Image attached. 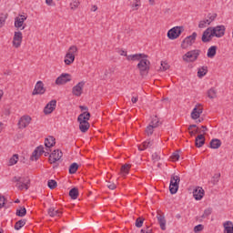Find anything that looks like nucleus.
Masks as SVG:
<instances>
[{"label": "nucleus", "instance_id": "15", "mask_svg": "<svg viewBox=\"0 0 233 233\" xmlns=\"http://www.w3.org/2000/svg\"><path fill=\"white\" fill-rule=\"evenodd\" d=\"M21 43H23V33H21V31L15 32V35L13 38L14 47L19 48V46H21Z\"/></svg>", "mask_w": 233, "mask_h": 233}, {"label": "nucleus", "instance_id": "56", "mask_svg": "<svg viewBox=\"0 0 233 233\" xmlns=\"http://www.w3.org/2000/svg\"><path fill=\"white\" fill-rule=\"evenodd\" d=\"M5 207V197L0 196V208Z\"/></svg>", "mask_w": 233, "mask_h": 233}, {"label": "nucleus", "instance_id": "30", "mask_svg": "<svg viewBox=\"0 0 233 233\" xmlns=\"http://www.w3.org/2000/svg\"><path fill=\"white\" fill-rule=\"evenodd\" d=\"M209 145H210V148L218 149V148H219V147H221V140H219L218 138H213L210 141Z\"/></svg>", "mask_w": 233, "mask_h": 233}, {"label": "nucleus", "instance_id": "5", "mask_svg": "<svg viewBox=\"0 0 233 233\" xmlns=\"http://www.w3.org/2000/svg\"><path fill=\"white\" fill-rule=\"evenodd\" d=\"M181 178L177 175H172L170 178L169 184V192L170 194H177V190H179V183Z\"/></svg>", "mask_w": 233, "mask_h": 233}, {"label": "nucleus", "instance_id": "11", "mask_svg": "<svg viewBox=\"0 0 233 233\" xmlns=\"http://www.w3.org/2000/svg\"><path fill=\"white\" fill-rule=\"evenodd\" d=\"M83 88H85V81H81L78 84H76L72 88V94L73 96H76V97H80V96L83 94Z\"/></svg>", "mask_w": 233, "mask_h": 233}, {"label": "nucleus", "instance_id": "43", "mask_svg": "<svg viewBox=\"0 0 233 233\" xmlns=\"http://www.w3.org/2000/svg\"><path fill=\"white\" fill-rule=\"evenodd\" d=\"M47 186L51 190H54V188H56V187H57V181H56L54 179L48 180Z\"/></svg>", "mask_w": 233, "mask_h": 233}, {"label": "nucleus", "instance_id": "3", "mask_svg": "<svg viewBox=\"0 0 233 233\" xmlns=\"http://www.w3.org/2000/svg\"><path fill=\"white\" fill-rule=\"evenodd\" d=\"M199 54H201V50L199 49H194L191 51L187 52L183 56V61H186V63H194V61H197L199 57Z\"/></svg>", "mask_w": 233, "mask_h": 233}, {"label": "nucleus", "instance_id": "45", "mask_svg": "<svg viewBox=\"0 0 233 233\" xmlns=\"http://www.w3.org/2000/svg\"><path fill=\"white\" fill-rule=\"evenodd\" d=\"M79 0H73L72 3L70 4V8L71 10H76V8L79 7Z\"/></svg>", "mask_w": 233, "mask_h": 233}, {"label": "nucleus", "instance_id": "6", "mask_svg": "<svg viewBox=\"0 0 233 233\" xmlns=\"http://www.w3.org/2000/svg\"><path fill=\"white\" fill-rule=\"evenodd\" d=\"M137 66L140 72V76H145L150 70V61L147 58H141Z\"/></svg>", "mask_w": 233, "mask_h": 233}, {"label": "nucleus", "instance_id": "51", "mask_svg": "<svg viewBox=\"0 0 233 233\" xmlns=\"http://www.w3.org/2000/svg\"><path fill=\"white\" fill-rule=\"evenodd\" d=\"M168 68H170V66L168 65V63H167V62H161L160 69H162L163 72L168 70Z\"/></svg>", "mask_w": 233, "mask_h": 233}, {"label": "nucleus", "instance_id": "64", "mask_svg": "<svg viewBox=\"0 0 233 233\" xmlns=\"http://www.w3.org/2000/svg\"><path fill=\"white\" fill-rule=\"evenodd\" d=\"M190 136H196L198 134V129L196 131H189Z\"/></svg>", "mask_w": 233, "mask_h": 233}, {"label": "nucleus", "instance_id": "39", "mask_svg": "<svg viewBox=\"0 0 233 233\" xmlns=\"http://www.w3.org/2000/svg\"><path fill=\"white\" fill-rule=\"evenodd\" d=\"M7 18L8 16L5 14L0 15V28H3V26H5Z\"/></svg>", "mask_w": 233, "mask_h": 233}, {"label": "nucleus", "instance_id": "37", "mask_svg": "<svg viewBox=\"0 0 233 233\" xmlns=\"http://www.w3.org/2000/svg\"><path fill=\"white\" fill-rule=\"evenodd\" d=\"M77 168H79V165L77 163H73L70 167H69V174H76V172H77Z\"/></svg>", "mask_w": 233, "mask_h": 233}, {"label": "nucleus", "instance_id": "57", "mask_svg": "<svg viewBox=\"0 0 233 233\" xmlns=\"http://www.w3.org/2000/svg\"><path fill=\"white\" fill-rule=\"evenodd\" d=\"M119 56H124V57H128V55H127V51L121 49L118 51Z\"/></svg>", "mask_w": 233, "mask_h": 233}, {"label": "nucleus", "instance_id": "1", "mask_svg": "<svg viewBox=\"0 0 233 233\" xmlns=\"http://www.w3.org/2000/svg\"><path fill=\"white\" fill-rule=\"evenodd\" d=\"M89 119L90 112H84L78 116L77 121L79 123L80 132H86L88 128H90V123H88Z\"/></svg>", "mask_w": 233, "mask_h": 233}, {"label": "nucleus", "instance_id": "61", "mask_svg": "<svg viewBox=\"0 0 233 233\" xmlns=\"http://www.w3.org/2000/svg\"><path fill=\"white\" fill-rule=\"evenodd\" d=\"M54 3V0H46V5H47L48 6H52Z\"/></svg>", "mask_w": 233, "mask_h": 233}, {"label": "nucleus", "instance_id": "13", "mask_svg": "<svg viewBox=\"0 0 233 233\" xmlns=\"http://www.w3.org/2000/svg\"><path fill=\"white\" fill-rule=\"evenodd\" d=\"M212 37H215L214 32L212 31V27H208L203 32L202 42L210 43V41H212Z\"/></svg>", "mask_w": 233, "mask_h": 233}, {"label": "nucleus", "instance_id": "62", "mask_svg": "<svg viewBox=\"0 0 233 233\" xmlns=\"http://www.w3.org/2000/svg\"><path fill=\"white\" fill-rule=\"evenodd\" d=\"M4 128H5V124H3V122H0V134L1 132H3Z\"/></svg>", "mask_w": 233, "mask_h": 233}, {"label": "nucleus", "instance_id": "7", "mask_svg": "<svg viewBox=\"0 0 233 233\" xmlns=\"http://www.w3.org/2000/svg\"><path fill=\"white\" fill-rule=\"evenodd\" d=\"M198 37V33L193 32L192 35L187 36L181 43V48L187 50L188 46H192L196 43V38Z\"/></svg>", "mask_w": 233, "mask_h": 233}, {"label": "nucleus", "instance_id": "4", "mask_svg": "<svg viewBox=\"0 0 233 233\" xmlns=\"http://www.w3.org/2000/svg\"><path fill=\"white\" fill-rule=\"evenodd\" d=\"M77 54V46H71L65 56L64 63L66 65H72L76 61V55Z\"/></svg>", "mask_w": 233, "mask_h": 233}, {"label": "nucleus", "instance_id": "27", "mask_svg": "<svg viewBox=\"0 0 233 233\" xmlns=\"http://www.w3.org/2000/svg\"><path fill=\"white\" fill-rule=\"evenodd\" d=\"M54 145H56V138H54V137H49L47 138H46L45 140V147L46 148H52V147H54Z\"/></svg>", "mask_w": 233, "mask_h": 233}, {"label": "nucleus", "instance_id": "33", "mask_svg": "<svg viewBox=\"0 0 233 233\" xmlns=\"http://www.w3.org/2000/svg\"><path fill=\"white\" fill-rule=\"evenodd\" d=\"M69 196L71 199H76L79 197V189H77V187H73L69 191Z\"/></svg>", "mask_w": 233, "mask_h": 233}, {"label": "nucleus", "instance_id": "17", "mask_svg": "<svg viewBox=\"0 0 233 233\" xmlns=\"http://www.w3.org/2000/svg\"><path fill=\"white\" fill-rule=\"evenodd\" d=\"M26 16L21 15L20 16H16L15 18V28H21V30H25V26L23 25H25V21H26Z\"/></svg>", "mask_w": 233, "mask_h": 233}, {"label": "nucleus", "instance_id": "26", "mask_svg": "<svg viewBox=\"0 0 233 233\" xmlns=\"http://www.w3.org/2000/svg\"><path fill=\"white\" fill-rule=\"evenodd\" d=\"M157 218L160 225L161 230H167V220L165 219V217L162 215H157Z\"/></svg>", "mask_w": 233, "mask_h": 233}, {"label": "nucleus", "instance_id": "58", "mask_svg": "<svg viewBox=\"0 0 233 233\" xmlns=\"http://www.w3.org/2000/svg\"><path fill=\"white\" fill-rule=\"evenodd\" d=\"M137 101H139V97H138V96H132L131 102H132L133 104L137 103Z\"/></svg>", "mask_w": 233, "mask_h": 233}, {"label": "nucleus", "instance_id": "36", "mask_svg": "<svg viewBox=\"0 0 233 233\" xmlns=\"http://www.w3.org/2000/svg\"><path fill=\"white\" fill-rule=\"evenodd\" d=\"M217 96H218V93L216 92V89L210 88L208 91V97H209V99H216Z\"/></svg>", "mask_w": 233, "mask_h": 233}, {"label": "nucleus", "instance_id": "20", "mask_svg": "<svg viewBox=\"0 0 233 233\" xmlns=\"http://www.w3.org/2000/svg\"><path fill=\"white\" fill-rule=\"evenodd\" d=\"M225 25H217L212 27V32H214L213 35L215 37H223L225 35Z\"/></svg>", "mask_w": 233, "mask_h": 233}, {"label": "nucleus", "instance_id": "50", "mask_svg": "<svg viewBox=\"0 0 233 233\" xmlns=\"http://www.w3.org/2000/svg\"><path fill=\"white\" fill-rule=\"evenodd\" d=\"M204 228H205V226H203L202 224H198V225L195 226L194 232L195 233L202 232V230H204Z\"/></svg>", "mask_w": 233, "mask_h": 233}, {"label": "nucleus", "instance_id": "31", "mask_svg": "<svg viewBox=\"0 0 233 233\" xmlns=\"http://www.w3.org/2000/svg\"><path fill=\"white\" fill-rule=\"evenodd\" d=\"M129 172H130V165L129 164H125L121 167V168H120L121 176H128Z\"/></svg>", "mask_w": 233, "mask_h": 233}, {"label": "nucleus", "instance_id": "59", "mask_svg": "<svg viewBox=\"0 0 233 233\" xmlns=\"http://www.w3.org/2000/svg\"><path fill=\"white\" fill-rule=\"evenodd\" d=\"M80 110L88 112V107L86 106H79Z\"/></svg>", "mask_w": 233, "mask_h": 233}, {"label": "nucleus", "instance_id": "54", "mask_svg": "<svg viewBox=\"0 0 233 233\" xmlns=\"http://www.w3.org/2000/svg\"><path fill=\"white\" fill-rule=\"evenodd\" d=\"M140 233H152V228H151L150 227L143 228L140 230Z\"/></svg>", "mask_w": 233, "mask_h": 233}, {"label": "nucleus", "instance_id": "24", "mask_svg": "<svg viewBox=\"0 0 233 233\" xmlns=\"http://www.w3.org/2000/svg\"><path fill=\"white\" fill-rule=\"evenodd\" d=\"M47 214L50 216V218H59V216H61V211H59V209H56L54 207H51L48 208Z\"/></svg>", "mask_w": 233, "mask_h": 233}, {"label": "nucleus", "instance_id": "2", "mask_svg": "<svg viewBox=\"0 0 233 233\" xmlns=\"http://www.w3.org/2000/svg\"><path fill=\"white\" fill-rule=\"evenodd\" d=\"M14 183L18 190H28L30 188V178L25 177H14Z\"/></svg>", "mask_w": 233, "mask_h": 233}, {"label": "nucleus", "instance_id": "28", "mask_svg": "<svg viewBox=\"0 0 233 233\" xmlns=\"http://www.w3.org/2000/svg\"><path fill=\"white\" fill-rule=\"evenodd\" d=\"M218 52V46H212L208 49V53L207 56L208 57H209L210 59H212L213 57L216 56V53Z\"/></svg>", "mask_w": 233, "mask_h": 233}, {"label": "nucleus", "instance_id": "35", "mask_svg": "<svg viewBox=\"0 0 233 233\" xmlns=\"http://www.w3.org/2000/svg\"><path fill=\"white\" fill-rule=\"evenodd\" d=\"M16 216H18V218H25V216H26V208L16 209Z\"/></svg>", "mask_w": 233, "mask_h": 233}, {"label": "nucleus", "instance_id": "8", "mask_svg": "<svg viewBox=\"0 0 233 233\" xmlns=\"http://www.w3.org/2000/svg\"><path fill=\"white\" fill-rule=\"evenodd\" d=\"M182 32H183V27L181 26L173 27L167 32V37L168 39H172V40L177 39V37L181 35Z\"/></svg>", "mask_w": 233, "mask_h": 233}, {"label": "nucleus", "instance_id": "14", "mask_svg": "<svg viewBox=\"0 0 233 233\" xmlns=\"http://www.w3.org/2000/svg\"><path fill=\"white\" fill-rule=\"evenodd\" d=\"M69 81H72V76L70 74H62L56 79V85H66Z\"/></svg>", "mask_w": 233, "mask_h": 233}, {"label": "nucleus", "instance_id": "49", "mask_svg": "<svg viewBox=\"0 0 233 233\" xmlns=\"http://www.w3.org/2000/svg\"><path fill=\"white\" fill-rule=\"evenodd\" d=\"M219 177H221V174L219 173H217L213 176V178H212L213 185H218V183H219Z\"/></svg>", "mask_w": 233, "mask_h": 233}, {"label": "nucleus", "instance_id": "21", "mask_svg": "<svg viewBox=\"0 0 233 233\" xmlns=\"http://www.w3.org/2000/svg\"><path fill=\"white\" fill-rule=\"evenodd\" d=\"M203 196H205V190L201 187H197L193 190V197L197 201H201L203 199Z\"/></svg>", "mask_w": 233, "mask_h": 233}, {"label": "nucleus", "instance_id": "18", "mask_svg": "<svg viewBox=\"0 0 233 233\" xmlns=\"http://www.w3.org/2000/svg\"><path fill=\"white\" fill-rule=\"evenodd\" d=\"M45 152V147L43 146H38L32 153L31 161H37L41 155Z\"/></svg>", "mask_w": 233, "mask_h": 233}, {"label": "nucleus", "instance_id": "63", "mask_svg": "<svg viewBox=\"0 0 233 233\" xmlns=\"http://www.w3.org/2000/svg\"><path fill=\"white\" fill-rule=\"evenodd\" d=\"M202 133L205 134V132L208 130L207 126H202Z\"/></svg>", "mask_w": 233, "mask_h": 233}, {"label": "nucleus", "instance_id": "47", "mask_svg": "<svg viewBox=\"0 0 233 233\" xmlns=\"http://www.w3.org/2000/svg\"><path fill=\"white\" fill-rule=\"evenodd\" d=\"M152 159L155 162H157L161 159V152H155L152 154Z\"/></svg>", "mask_w": 233, "mask_h": 233}, {"label": "nucleus", "instance_id": "38", "mask_svg": "<svg viewBox=\"0 0 233 233\" xmlns=\"http://www.w3.org/2000/svg\"><path fill=\"white\" fill-rule=\"evenodd\" d=\"M217 17H218L217 14H208V18L205 21L208 23V25H210V23L215 21Z\"/></svg>", "mask_w": 233, "mask_h": 233}, {"label": "nucleus", "instance_id": "22", "mask_svg": "<svg viewBox=\"0 0 233 233\" xmlns=\"http://www.w3.org/2000/svg\"><path fill=\"white\" fill-rule=\"evenodd\" d=\"M154 145V140L151 139H147L146 141H144L142 143V145H140L138 147V150H140L141 152H143V150H147V148H152V146Z\"/></svg>", "mask_w": 233, "mask_h": 233}, {"label": "nucleus", "instance_id": "12", "mask_svg": "<svg viewBox=\"0 0 233 233\" xmlns=\"http://www.w3.org/2000/svg\"><path fill=\"white\" fill-rule=\"evenodd\" d=\"M61 157H63V152H61L59 149H56L49 155V163H51V165L57 163Z\"/></svg>", "mask_w": 233, "mask_h": 233}, {"label": "nucleus", "instance_id": "46", "mask_svg": "<svg viewBox=\"0 0 233 233\" xmlns=\"http://www.w3.org/2000/svg\"><path fill=\"white\" fill-rule=\"evenodd\" d=\"M149 125H151V127H154L155 128H157V127H159V118H157V116H155L154 118H152V121Z\"/></svg>", "mask_w": 233, "mask_h": 233}, {"label": "nucleus", "instance_id": "44", "mask_svg": "<svg viewBox=\"0 0 233 233\" xmlns=\"http://www.w3.org/2000/svg\"><path fill=\"white\" fill-rule=\"evenodd\" d=\"M132 10H139L141 7V0H135V4L131 5Z\"/></svg>", "mask_w": 233, "mask_h": 233}, {"label": "nucleus", "instance_id": "48", "mask_svg": "<svg viewBox=\"0 0 233 233\" xmlns=\"http://www.w3.org/2000/svg\"><path fill=\"white\" fill-rule=\"evenodd\" d=\"M210 214H212V208H208L205 209L204 213L201 216L202 219H205V218H208V216H210Z\"/></svg>", "mask_w": 233, "mask_h": 233}, {"label": "nucleus", "instance_id": "41", "mask_svg": "<svg viewBox=\"0 0 233 233\" xmlns=\"http://www.w3.org/2000/svg\"><path fill=\"white\" fill-rule=\"evenodd\" d=\"M19 159V155H14L10 159H9V165L10 167L15 165Z\"/></svg>", "mask_w": 233, "mask_h": 233}, {"label": "nucleus", "instance_id": "29", "mask_svg": "<svg viewBox=\"0 0 233 233\" xmlns=\"http://www.w3.org/2000/svg\"><path fill=\"white\" fill-rule=\"evenodd\" d=\"M208 73V67L203 66L198 70V77H205L207 74Z\"/></svg>", "mask_w": 233, "mask_h": 233}, {"label": "nucleus", "instance_id": "10", "mask_svg": "<svg viewBox=\"0 0 233 233\" xmlns=\"http://www.w3.org/2000/svg\"><path fill=\"white\" fill-rule=\"evenodd\" d=\"M45 92H46V89H45V84H43V81H38L33 90V96H43Z\"/></svg>", "mask_w": 233, "mask_h": 233}, {"label": "nucleus", "instance_id": "23", "mask_svg": "<svg viewBox=\"0 0 233 233\" xmlns=\"http://www.w3.org/2000/svg\"><path fill=\"white\" fill-rule=\"evenodd\" d=\"M195 145L198 148H201L205 145V136L198 135L195 139Z\"/></svg>", "mask_w": 233, "mask_h": 233}, {"label": "nucleus", "instance_id": "16", "mask_svg": "<svg viewBox=\"0 0 233 233\" xmlns=\"http://www.w3.org/2000/svg\"><path fill=\"white\" fill-rule=\"evenodd\" d=\"M201 114H203V107H201V104H198L195 106L191 112V118H193L194 120L199 119Z\"/></svg>", "mask_w": 233, "mask_h": 233}, {"label": "nucleus", "instance_id": "9", "mask_svg": "<svg viewBox=\"0 0 233 233\" xmlns=\"http://www.w3.org/2000/svg\"><path fill=\"white\" fill-rule=\"evenodd\" d=\"M31 122H32V116L28 115H24L23 116L20 117L17 123V127L18 128L23 130V128H26V127H28V125H30Z\"/></svg>", "mask_w": 233, "mask_h": 233}, {"label": "nucleus", "instance_id": "19", "mask_svg": "<svg viewBox=\"0 0 233 233\" xmlns=\"http://www.w3.org/2000/svg\"><path fill=\"white\" fill-rule=\"evenodd\" d=\"M57 106V101L56 100H51L49 103L46 104V106L44 108V114L46 116H48V114H52L54 112V109Z\"/></svg>", "mask_w": 233, "mask_h": 233}, {"label": "nucleus", "instance_id": "55", "mask_svg": "<svg viewBox=\"0 0 233 233\" xmlns=\"http://www.w3.org/2000/svg\"><path fill=\"white\" fill-rule=\"evenodd\" d=\"M107 187L109 188V190H116V186L114 183H109L107 184Z\"/></svg>", "mask_w": 233, "mask_h": 233}, {"label": "nucleus", "instance_id": "53", "mask_svg": "<svg viewBox=\"0 0 233 233\" xmlns=\"http://www.w3.org/2000/svg\"><path fill=\"white\" fill-rule=\"evenodd\" d=\"M171 158L173 161H178L179 160V152L176 151L172 154Z\"/></svg>", "mask_w": 233, "mask_h": 233}, {"label": "nucleus", "instance_id": "52", "mask_svg": "<svg viewBox=\"0 0 233 233\" xmlns=\"http://www.w3.org/2000/svg\"><path fill=\"white\" fill-rule=\"evenodd\" d=\"M207 26H208L207 20H201L198 24V28H207Z\"/></svg>", "mask_w": 233, "mask_h": 233}, {"label": "nucleus", "instance_id": "25", "mask_svg": "<svg viewBox=\"0 0 233 233\" xmlns=\"http://www.w3.org/2000/svg\"><path fill=\"white\" fill-rule=\"evenodd\" d=\"M224 227V233H233V222L230 220H228L223 223Z\"/></svg>", "mask_w": 233, "mask_h": 233}, {"label": "nucleus", "instance_id": "32", "mask_svg": "<svg viewBox=\"0 0 233 233\" xmlns=\"http://www.w3.org/2000/svg\"><path fill=\"white\" fill-rule=\"evenodd\" d=\"M143 54H135L127 56V61H140L141 57H143Z\"/></svg>", "mask_w": 233, "mask_h": 233}, {"label": "nucleus", "instance_id": "60", "mask_svg": "<svg viewBox=\"0 0 233 233\" xmlns=\"http://www.w3.org/2000/svg\"><path fill=\"white\" fill-rule=\"evenodd\" d=\"M46 151L44 150V153H43V154H45V157H46L50 156V148H46Z\"/></svg>", "mask_w": 233, "mask_h": 233}, {"label": "nucleus", "instance_id": "42", "mask_svg": "<svg viewBox=\"0 0 233 233\" xmlns=\"http://www.w3.org/2000/svg\"><path fill=\"white\" fill-rule=\"evenodd\" d=\"M154 128H156L154 126L152 125H148L146 128V134L147 136H152L154 134Z\"/></svg>", "mask_w": 233, "mask_h": 233}, {"label": "nucleus", "instance_id": "40", "mask_svg": "<svg viewBox=\"0 0 233 233\" xmlns=\"http://www.w3.org/2000/svg\"><path fill=\"white\" fill-rule=\"evenodd\" d=\"M144 222H145V218H137L135 222V227H137V228H141V227H143Z\"/></svg>", "mask_w": 233, "mask_h": 233}, {"label": "nucleus", "instance_id": "34", "mask_svg": "<svg viewBox=\"0 0 233 233\" xmlns=\"http://www.w3.org/2000/svg\"><path fill=\"white\" fill-rule=\"evenodd\" d=\"M26 225V219H20L15 224V230H21L23 226Z\"/></svg>", "mask_w": 233, "mask_h": 233}]
</instances>
